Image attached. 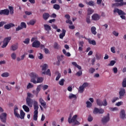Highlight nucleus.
I'll list each match as a JSON object with an SVG mask.
<instances>
[{
	"label": "nucleus",
	"mask_w": 126,
	"mask_h": 126,
	"mask_svg": "<svg viewBox=\"0 0 126 126\" xmlns=\"http://www.w3.org/2000/svg\"><path fill=\"white\" fill-rule=\"evenodd\" d=\"M114 13H118V15H120L122 19H126V13L124 11L118 8H115L113 11Z\"/></svg>",
	"instance_id": "1"
},
{
	"label": "nucleus",
	"mask_w": 126,
	"mask_h": 126,
	"mask_svg": "<svg viewBox=\"0 0 126 126\" xmlns=\"http://www.w3.org/2000/svg\"><path fill=\"white\" fill-rule=\"evenodd\" d=\"M77 119V115H75L73 116L71 119V115L70 114L69 117L68 119V122L69 124L74 123V125H80V123L78 122L76 119Z\"/></svg>",
	"instance_id": "2"
},
{
	"label": "nucleus",
	"mask_w": 126,
	"mask_h": 126,
	"mask_svg": "<svg viewBox=\"0 0 126 126\" xmlns=\"http://www.w3.org/2000/svg\"><path fill=\"white\" fill-rule=\"evenodd\" d=\"M96 104L97 106H99L100 107H102V106L106 107V106L108 105V102H107L106 99H104L103 101H102L100 99H96Z\"/></svg>",
	"instance_id": "3"
},
{
	"label": "nucleus",
	"mask_w": 126,
	"mask_h": 126,
	"mask_svg": "<svg viewBox=\"0 0 126 126\" xmlns=\"http://www.w3.org/2000/svg\"><path fill=\"white\" fill-rule=\"evenodd\" d=\"M10 40H11V36H8L5 38L3 40V45L1 48H6V46L8 45V43H9Z\"/></svg>",
	"instance_id": "4"
},
{
	"label": "nucleus",
	"mask_w": 126,
	"mask_h": 126,
	"mask_svg": "<svg viewBox=\"0 0 126 126\" xmlns=\"http://www.w3.org/2000/svg\"><path fill=\"white\" fill-rule=\"evenodd\" d=\"M27 28V25L25 22H21L20 24V26H18L17 28H16V32H18V31H20V30H22V29H26Z\"/></svg>",
	"instance_id": "5"
},
{
	"label": "nucleus",
	"mask_w": 126,
	"mask_h": 126,
	"mask_svg": "<svg viewBox=\"0 0 126 126\" xmlns=\"http://www.w3.org/2000/svg\"><path fill=\"white\" fill-rule=\"evenodd\" d=\"M36 78V79H31V82H32V83H34V84H36V83H42L44 80V78H43L42 77H37Z\"/></svg>",
	"instance_id": "6"
},
{
	"label": "nucleus",
	"mask_w": 126,
	"mask_h": 126,
	"mask_svg": "<svg viewBox=\"0 0 126 126\" xmlns=\"http://www.w3.org/2000/svg\"><path fill=\"white\" fill-rule=\"evenodd\" d=\"M104 112H105V110L102 108L99 109L97 107H95L93 111V114H94V115H97L98 114H104Z\"/></svg>",
	"instance_id": "7"
},
{
	"label": "nucleus",
	"mask_w": 126,
	"mask_h": 126,
	"mask_svg": "<svg viewBox=\"0 0 126 126\" xmlns=\"http://www.w3.org/2000/svg\"><path fill=\"white\" fill-rule=\"evenodd\" d=\"M89 86V83L87 82L84 83L82 86L79 87V92H80V93H82L83 92H84L85 88H86V87H88Z\"/></svg>",
	"instance_id": "8"
},
{
	"label": "nucleus",
	"mask_w": 126,
	"mask_h": 126,
	"mask_svg": "<svg viewBox=\"0 0 126 126\" xmlns=\"http://www.w3.org/2000/svg\"><path fill=\"white\" fill-rule=\"evenodd\" d=\"M6 116H7V114L6 113H3L0 115V121L4 124L6 123Z\"/></svg>",
	"instance_id": "9"
},
{
	"label": "nucleus",
	"mask_w": 126,
	"mask_h": 126,
	"mask_svg": "<svg viewBox=\"0 0 126 126\" xmlns=\"http://www.w3.org/2000/svg\"><path fill=\"white\" fill-rule=\"evenodd\" d=\"M119 93L120 99H123V97H124L126 94V89L124 88H121Z\"/></svg>",
	"instance_id": "10"
},
{
	"label": "nucleus",
	"mask_w": 126,
	"mask_h": 126,
	"mask_svg": "<svg viewBox=\"0 0 126 126\" xmlns=\"http://www.w3.org/2000/svg\"><path fill=\"white\" fill-rule=\"evenodd\" d=\"M27 105L30 107V108H32L33 106V99L31 98H26V99Z\"/></svg>",
	"instance_id": "11"
},
{
	"label": "nucleus",
	"mask_w": 126,
	"mask_h": 126,
	"mask_svg": "<svg viewBox=\"0 0 126 126\" xmlns=\"http://www.w3.org/2000/svg\"><path fill=\"white\" fill-rule=\"evenodd\" d=\"M40 43L38 40H35L32 43V48H40Z\"/></svg>",
	"instance_id": "12"
},
{
	"label": "nucleus",
	"mask_w": 126,
	"mask_h": 126,
	"mask_svg": "<svg viewBox=\"0 0 126 126\" xmlns=\"http://www.w3.org/2000/svg\"><path fill=\"white\" fill-rule=\"evenodd\" d=\"M9 14V10L8 9H4L0 10V15H8Z\"/></svg>",
	"instance_id": "13"
},
{
	"label": "nucleus",
	"mask_w": 126,
	"mask_h": 126,
	"mask_svg": "<svg viewBox=\"0 0 126 126\" xmlns=\"http://www.w3.org/2000/svg\"><path fill=\"white\" fill-rule=\"evenodd\" d=\"M110 121V114L109 113L107 114V116H105L102 119V123L103 124H106V123H108Z\"/></svg>",
	"instance_id": "14"
},
{
	"label": "nucleus",
	"mask_w": 126,
	"mask_h": 126,
	"mask_svg": "<svg viewBox=\"0 0 126 126\" xmlns=\"http://www.w3.org/2000/svg\"><path fill=\"white\" fill-rule=\"evenodd\" d=\"M15 26V25L13 23H9V24L5 25L4 26V29H6V30H8L10 29L11 27H14Z\"/></svg>",
	"instance_id": "15"
},
{
	"label": "nucleus",
	"mask_w": 126,
	"mask_h": 126,
	"mask_svg": "<svg viewBox=\"0 0 126 126\" xmlns=\"http://www.w3.org/2000/svg\"><path fill=\"white\" fill-rule=\"evenodd\" d=\"M39 102L41 104V106H42V107H43L44 109L47 108V103L45 102L43 98H39Z\"/></svg>",
	"instance_id": "16"
},
{
	"label": "nucleus",
	"mask_w": 126,
	"mask_h": 126,
	"mask_svg": "<svg viewBox=\"0 0 126 126\" xmlns=\"http://www.w3.org/2000/svg\"><path fill=\"white\" fill-rule=\"evenodd\" d=\"M33 108L34 112L38 113V110L39 109V105H38V102H37L36 101H34L33 102Z\"/></svg>",
	"instance_id": "17"
},
{
	"label": "nucleus",
	"mask_w": 126,
	"mask_h": 126,
	"mask_svg": "<svg viewBox=\"0 0 126 126\" xmlns=\"http://www.w3.org/2000/svg\"><path fill=\"white\" fill-rule=\"evenodd\" d=\"M44 30L47 32L48 34H49L50 31H51V26H50L48 24H45L44 25Z\"/></svg>",
	"instance_id": "18"
},
{
	"label": "nucleus",
	"mask_w": 126,
	"mask_h": 126,
	"mask_svg": "<svg viewBox=\"0 0 126 126\" xmlns=\"http://www.w3.org/2000/svg\"><path fill=\"white\" fill-rule=\"evenodd\" d=\"M120 118L121 119H122L123 120H124V119H126V111H125V110L123 109L120 112Z\"/></svg>",
	"instance_id": "19"
},
{
	"label": "nucleus",
	"mask_w": 126,
	"mask_h": 126,
	"mask_svg": "<svg viewBox=\"0 0 126 126\" xmlns=\"http://www.w3.org/2000/svg\"><path fill=\"white\" fill-rule=\"evenodd\" d=\"M17 110H18V107L17 106L15 105L14 109V115L15 117H17V118H19V114H18Z\"/></svg>",
	"instance_id": "20"
},
{
	"label": "nucleus",
	"mask_w": 126,
	"mask_h": 126,
	"mask_svg": "<svg viewBox=\"0 0 126 126\" xmlns=\"http://www.w3.org/2000/svg\"><path fill=\"white\" fill-rule=\"evenodd\" d=\"M17 49H18V44H13L10 46V51L14 52V51H16Z\"/></svg>",
	"instance_id": "21"
},
{
	"label": "nucleus",
	"mask_w": 126,
	"mask_h": 126,
	"mask_svg": "<svg viewBox=\"0 0 126 126\" xmlns=\"http://www.w3.org/2000/svg\"><path fill=\"white\" fill-rule=\"evenodd\" d=\"M92 18L93 20L97 21L100 19V16L98 14H94L92 16Z\"/></svg>",
	"instance_id": "22"
},
{
	"label": "nucleus",
	"mask_w": 126,
	"mask_h": 126,
	"mask_svg": "<svg viewBox=\"0 0 126 126\" xmlns=\"http://www.w3.org/2000/svg\"><path fill=\"white\" fill-rule=\"evenodd\" d=\"M30 75L32 79H36V78H38V74L34 72L31 73Z\"/></svg>",
	"instance_id": "23"
},
{
	"label": "nucleus",
	"mask_w": 126,
	"mask_h": 126,
	"mask_svg": "<svg viewBox=\"0 0 126 126\" xmlns=\"http://www.w3.org/2000/svg\"><path fill=\"white\" fill-rule=\"evenodd\" d=\"M42 17L44 20H48L49 17H50V14L48 13H44L42 15Z\"/></svg>",
	"instance_id": "24"
},
{
	"label": "nucleus",
	"mask_w": 126,
	"mask_h": 126,
	"mask_svg": "<svg viewBox=\"0 0 126 126\" xmlns=\"http://www.w3.org/2000/svg\"><path fill=\"white\" fill-rule=\"evenodd\" d=\"M66 32V31H65V30H64V29L62 30V33L59 35V37L60 39H63V37L65 36Z\"/></svg>",
	"instance_id": "25"
},
{
	"label": "nucleus",
	"mask_w": 126,
	"mask_h": 126,
	"mask_svg": "<svg viewBox=\"0 0 126 126\" xmlns=\"http://www.w3.org/2000/svg\"><path fill=\"white\" fill-rule=\"evenodd\" d=\"M42 74H44L45 75H48L49 76H51L52 74H51V71L50 70V69H47V70L44 71L42 72Z\"/></svg>",
	"instance_id": "26"
},
{
	"label": "nucleus",
	"mask_w": 126,
	"mask_h": 126,
	"mask_svg": "<svg viewBox=\"0 0 126 126\" xmlns=\"http://www.w3.org/2000/svg\"><path fill=\"white\" fill-rule=\"evenodd\" d=\"M69 99H74V100H76L77 99V96L76 94H70L69 95Z\"/></svg>",
	"instance_id": "27"
},
{
	"label": "nucleus",
	"mask_w": 126,
	"mask_h": 126,
	"mask_svg": "<svg viewBox=\"0 0 126 126\" xmlns=\"http://www.w3.org/2000/svg\"><path fill=\"white\" fill-rule=\"evenodd\" d=\"M126 5V2H123L120 3H116L114 4V5H116V6H123V5Z\"/></svg>",
	"instance_id": "28"
},
{
	"label": "nucleus",
	"mask_w": 126,
	"mask_h": 126,
	"mask_svg": "<svg viewBox=\"0 0 126 126\" xmlns=\"http://www.w3.org/2000/svg\"><path fill=\"white\" fill-rule=\"evenodd\" d=\"M91 31L93 35H96V34H97V32H96V27H92L91 29Z\"/></svg>",
	"instance_id": "29"
},
{
	"label": "nucleus",
	"mask_w": 126,
	"mask_h": 126,
	"mask_svg": "<svg viewBox=\"0 0 126 126\" xmlns=\"http://www.w3.org/2000/svg\"><path fill=\"white\" fill-rule=\"evenodd\" d=\"M33 114V121H37L38 120V112L34 111Z\"/></svg>",
	"instance_id": "30"
},
{
	"label": "nucleus",
	"mask_w": 126,
	"mask_h": 126,
	"mask_svg": "<svg viewBox=\"0 0 126 126\" xmlns=\"http://www.w3.org/2000/svg\"><path fill=\"white\" fill-rule=\"evenodd\" d=\"M23 109L24 110L25 112H26L27 113H28L30 111L29 107H28V106H27L26 105H24L23 106Z\"/></svg>",
	"instance_id": "31"
},
{
	"label": "nucleus",
	"mask_w": 126,
	"mask_h": 126,
	"mask_svg": "<svg viewBox=\"0 0 126 126\" xmlns=\"http://www.w3.org/2000/svg\"><path fill=\"white\" fill-rule=\"evenodd\" d=\"M88 41L89 44H91L94 46H96V41L94 40H91L90 38L88 39Z\"/></svg>",
	"instance_id": "32"
},
{
	"label": "nucleus",
	"mask_w": 126,
	"mask_h": 126,
	"mask_svg": "<svg viewBox=\"0 0 126 126\" xmlns=\"http://www.w3.org/2000/svg\"><path fill=\"white\" fill-rule=\"evenodd\" d=\"M86 4L87 5H90V6H94V2L93 1H86Z\"/></svg>",
	"instance_id": "33"
},
{
	"label": "nucleus",
	"mask_w": 126,
	"mask_h": 126,
	"mask_svg": "<svg viewBox=\"0 0 126 126\" xmlns=\"http://www.w3.org/2000/svg\"><path fill=\"white\" fill-rule=\"evenodd\" d=\"M72 64L74 65V66H75V67H77L78 69H81V66L77 64V63H76V62H72Z\"/></svg>",
	"instance_id": "34"
},
{
	"label": "nucleus",
	"mask_w": 126,
	"mask_h": 126,
	"mask_svg": "<svg viewBox=\"0 0 126 126\" xmlns=\"http://www.w3.org/2000/svg\"><path fill=\"white\" fill-rule=\"evenodd\" d=\"M9 9L10 10V14L12 15L13 13H14V9H13V7L11 6H9Z\"/></svg>",
	"instance_id": "35"
},
{
	"label": "nucleus",
	"mask_w": 126,
	"mask_h": 126,
	"mask_svg": "<svg viewBox=\"0 0 126 126\" xmlns=\"http://www.w3.org/2000/svg\"><path fill=\"white\" fill-rule=\"evenodd\" d=\"M48 67L49 66L47 64H44L42 66H41V67H42V70L44 71L47 70V68H48Z\"/></svg>",
	"instance_id": "36"
},
{
	"label": "nucleus",
	"mask_w": 126,
	"mask_h": 126,
	"mask_svg": "<svg viewBox=\"0 0 126 126\" xmlns=\"http://www.w3.org/2000/svg\"><path fill=\"white\" fill-rule=\"evenodd\" d=\"M54 49H56V50H59V49H61V46H60V45H59L58 43L55 42L54 45Z\"/></svg>",
	"instance_id": "37"
},
{
	"label": "nucleus",
	"mask_w": 126,
	"mask_h": 126,
	"mask_svg": "<svg viewBox=\"0 0 126 126\" xmlns=\"http://www.w3.org/2000/svg\"><path fill=\"white\" fill-rule=\"evenodd\" d=\"M93 12H94V10L91 8L88 9V15H91Z\"/></svg>",
	"instance_id": "38"
},
{
	"label": "nucleus",
	"mask_w": 126,
	"mask_h": 126,
	"mask_svg": "<svg viewBox=\"0 0 126 126\" xmlns=\"http://www.w3.org/2000/svg\"><path fill=\"white\" fill-rule=\"evenodd\" d=\"M20 115H21V117L20 118L23 120L24 119V117H25V113L23 112V110H21L20 111Z\"/></svg>",
	"instance_id": "39"
},
{
	"label": "nucleus",
	"mask_w": 126,
	"mask_h": 126,
	"mask_svg": "<svg viewBox=\"0 0 126 126\" xmlns=\"http://www.w3.org/2000/svg\"><path fill=\"white\" fill-rule=\"evenodd\" d=\"M53 8H54V9L59 10V9H60V8H61V6H60V5H59L58 4H55L53 5Z\"/></svg>",
	"instance_id": "40"
},
{
	"label": "nucleus",
	"mask_w": 126,
	"mask_h": 126,
	"mask_svg": "<svg viewBox=\"0 0 126 126\" xmlns=\"http://www.w3.org/2000/svg\"><path fill=\"white\" fill-rule=\"evenodd\" d=\"M1 76H2V77H8V76H9V73H8V72L3 73L1 75Z\"/></svg>",
	"instance_id": "41"
},
{
	"label": "nucleus",
	"mask_w": 126,
	"mask_h": 126,
	"mask_svg": "<svg viewBox=\"0 0 126 126\" xmlns=\"http://www.w3.org/2000/svg\"><path fill=\"white\" fill-rule=\"evenodd\" d=\"M122 87H123L124 88H126V78L123 79V81L122 82Z\"/></svg>",
	"instance_id": "42"
},
{
	"label": "nucleus",
	"mask_w": 126,
	"mask_h": 126,
	"mask_svg": "<svg viewBox=\"0 0 126 126\" xmlns=\"http://www.w3.org/2000/svg\"><path fill=\"white\" fill-rule=\"evenodd\" d=\"M33 97H34V95L30 93H27V98H28L29 99H31V98H33Z\"/></svg>",
	"instance_id": "43"
},
{
	"label": "nucleus",
	"mask_w": 126,
	"mask_h": 126,
	"mask_svg": "<svg viewBox=\"0 0 126 126\" xmlns=\"http://www.w3.org/2000/svg\"><path fill=\"white\" fill-rule=\"evenodd\" d=\"M23 43H24V44H26V45H28V44L30 43V39H29V38H26L25 39V41H23Z\"/></svg>",
	"instance_id": "44"
},
{
	"label": "nucleus",
	"mask_w": 126,
	"mask_h": 126,
	"mask_svg": "<svg viewBox=\"0 0 126 126\" xmlns=\"http://www.w3.org/2000/svg\"><path fill=\"white\" fill-rule=\"evenodd\" d=\"M86 104H87V108H91V107L92 106V103H91L90 101H87Z\"/></svg>",
	"instance_id": "45"
},
{
	"label": "nucleus",
	"mask_w": 126,
	"mask_h": 126,
	"mask_svg": "<svg viewBox=\"0 0 126 126\" xmlns=\"http://www.w3.org/2000/svg\"><path fill=\"white\" fill-rule=\"evenodd\" d=\"M116 63V61H111L109 64H108V65L109 66H113V65H115V64Z\"/></svg>",
	"instance_id": "46"
},
{
	"label": "nucleus",
	"mask_w": 126,
	"mask_h": 126,
	"mask_svg": "<svg viewBox=\"0 0 126 126\" xmlns=\"http://www.w3.org/2000/svg\"><path fill=\"white\" fill-rule=\"evenodd\" d=\"M64 83V79H62L60 81H59V84L61 86H63V84Z\"/></svg>",
	"instance_id": "47"
},
{
	"label": "nucleus",
	"mask_w": 126,
	"mask_h": 126,
	"mask_svg": "<svg viewBox=\"0 0 126 126\" xmlns=\"http://www.w3.org/2000/svg\"><path fill=\"white\" fill-rule=\"evenodd\" d=\"M89 71L90 73H94L95 72V68L91 67L89 69Z\"/></svg>",
	"instance_id": "48"
},
{
	"label": "nucleus",
	"mask_w": 126,
	"mask_h": 126,
	"mask_svg": "<svg viewBox=\"0 0 126 126\" xmlns=\"http://www.w3.org/2000/svg\"><path fill=\"white\" fill-rule=\"evenodd\" d=\"M33 87H34V86L32 85L31 83H29L27 86V89H30V88H33Z\"/></svg>",
	"instance_id": "49"
},
{
	"label": "nucleus",
	"mask_w": 126,
	"mask_h": 126,
	"mask_svg": "<svg viewBox=\"0 0 126 126\" xmlns=\"http://www.w3.org/2000/svg\"><path fill=\"white\" fill-rule=\"evenodd\" d=\"M77 76H81L82 75V71L79 70L76 73Z\"/></svg>",
	"instance_id": "50"
},
{
	"label": "nucleus",
	"mask_w": 126,
	"mask_h": 126,
	"mask_svg": "<svg viewBox=\"0 0 126 126\" xmlns=\"http://www.w3.org/2000/svg\"><path fill=\"white\" fill-rule=\"evenodd\" d=\"M11 57L12 60H15L16 59V54H15V53H13L11 54Z\"/></svg>",
	"instance_id": "51"
},
{
	"label": "nucleus",
	"mask_w": 126,
	"mask_h": 126,
	"mask_svg": "<svg viewBox=\"0 0 126 126\" xmlns=\"http://www.w3.org/2000/svg\"><path fill=\"white\" fill-rule=\"evenodd\" d=\"M95 57L96 60H101V58H102V55L100 54H96L95 55Z\"/></svg>",
	"instance_id": "52"
},
{
	"label": "nucleus",
	"mask_w": 126,
	"mask_h": 126,
	"mask_svg": "<svg viewBox=\"0 0 126 126\" xmlns=\"http://www.w3.org/2000/svg\"><path fill=\"white\" fill-rule=\"evenodd\" d=\"M65 22L67 24H70V25H72V24H73L72 21H71V20H70V19H68V20H66Z\"/></svg>",
	"instance_id": "53"
},
{
	"label": "nucleus",
	"mask_w": 126,
	"mask_h": 126,
	"mask_svg": "<svg viewBox=\"0 0 126 126\" xmlns=\"http://www.w3.org/2000/svg\"><path fill=\"white\" fill-rule=\"evenodd\" d=\"M75 36L77 37H79V38H83V35H80V33L79 32H77L75 33Z\"/></svg>",
	"instance_id": "54"
},
{
	"label": "nucleus",
	"mask_w": 126,
	"mask_h": 126,
	"mask_svg": "<svg viewBox=\"0 0 126 126\" xmlns=\"http://www.w3.org/2000/svg\"><path fill=\"white\" fill-rule=\"evenodd\" d=\"M48 88H49V86L45 85L42 86V89L43 90L45 91V90H47V89H48Z\"/></svg>",
	"instance_id": "55"
},
{
	"label": "nucleus",
	"mask_w": 126,
	"mask_h": 126,
	"mask_svg": "<svg viewBox=\"0 0 126 126\" xmlns=\"http://www.w3.org/2000/svg\"><path fill=\"white\" fill-rule=\"evenodd\" d=\"M44 53L46 54V55H48V54H50V51L47 48H44Z\"/></svg>",
	"instance_id": "56"
},
{
	"label": "nucleus",
	"mask_w": 126,
	"mask_h": 126,
	"mask_svg": "<svg viewBox=\"0 0 126 126\" xmlns=\"http://www.w3.org/2000/svg\"><path fill=\"white\" fill-rule=\"evenodd\" d=\"M88 122H92L93 121V117L91 116V115H89L88 118Z\"/></svg>",
	"instance_id": "57"
},
{
	"label": "nucleus",
	"mask_w": 126,
	"mask_h": 126,
	"mask_svg": "<svg viewBox=\"0 0 126 126\" xmlns=\"http://www.w3.org/2000/svg\"><path fill=\"white\" fill-rule=\"evenodd\" d=\"M112 33L114 36H116V37H118V36H119V32H116V31H113Z\"/></svg>",
	"instance_id": "58"
},
{
	"label": "nucleus",
	"mask_w": 126,
	"mask_h": 126,
	"mask_svg": "<svg viewBox=\"0 0 126 126\" xmlns=\"http://www.w3.org/2000/svg\"><path fill=\"white\" fill-rule=\"evenodd\" d=\"M36 91L38 93L41 91V85L37 86Z\"/></svg>",
	"instance_id": "59"
},
{
	"label": "nucleus",
	"mask_w": 126,
	"mask_h": 126,
	"mask_svg": "<svg viewBox=\"0 0 126 126\" xmlns=\"http://www.w3.org/2000/svg\"><path fill=\"white\" fill-rule=\"evenodd\" d=\"M61 73H58V76L56 78V81H58V80H59L60 78H61Z\"/></svg>",
	"instance_id": "60"
},
{
	"label": "nucleus",
	"mask_w": 126,
	"mask_h": 126,
	"mask_svg": "<svg viewBox=\"0 0 126 126\" xmlns=\"http://www.w3.org/2000/svg\"><path fill=\"white\" fill-rule=\"evenodd\" d=\"M109 109L111 111H112L113 112H114V111H118V108L117 107H114V108H109Z\"/></svg>",
	"instance_id": "61"
},
{
	"label": "nucleus",
	"mask_w": 126,
	"mask_h": 126,
	"mask_svg": "<svg viewBox=\"0 0 126 126\" xmlns=\"http://www.w3.org/2000/svg\"><path fill=\"white\" fill-rule=\"evenodd\" d=\"M114 73H118V68H117L116 67H114L113 69Z\"/></svg>",
	"instance_id": "62"
},
{
	"label": "nucleus",
	"mask_w": 126,
	"mask_h": 126,
	"mask_svg": "<svg viewBox=\"0 0 126 126\" xmlns=\"http://www.w3.org/2000/svg\"><path fill=\"white\" fill-rule=\"evenodd\" d=\"M35 23H36V22L34 20H32L29 22V24H30V25H34Z\"/></svg>",
	"instance_id": "63"
},
{
	"label": "nucleus",
	"mask_w": 126,
	"mask_h": 126,
	"mask_svg": "<svg viewBox=\"0 0 126 126\" xmlns=\"http://www.w3.org/2000/svg\"><path fill=\"white\" fill-rule=\"evenodd\" d=\"M111 51L113 54L116 53V51L115 50V47H112L111 48Z\"/></svg>",
	"instance_id": "64"
}]
</instances>
